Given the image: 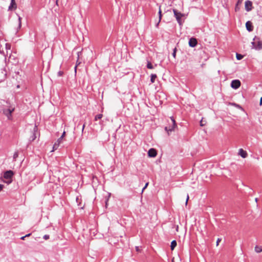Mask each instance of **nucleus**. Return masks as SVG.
I'll return each mask as SVG.
<instances>
[{
  "mask_svg": "<svg viewBox=\"0 0 262 262\" xmlns=\"http://www.w3.org/2000/svg\"><path fill=\"white\" fill-rule=\"evenodd\" d=\"M176 52H177V48H175L174 49H173V53H172V56L174 58H176Z\"/></svg>",
  "mask_w": 262,
  "mask_h": 262,
  "instance_id": "nucleus-25",
  "label": "nucleus"
},
{
  "mask_svg": "<svg viewBox=\"0 0 262 262\" xmlns=\"http://www.w3.org/2000/svg\"><path fill=\"white\" fill-rule=\"evenodd\" d=\"M255 202H257V201H258V199H257V198H255Z\"/></svg>",
  "mask_w": 262,
  "mask_h": 262,
  "instance_id": "nucleus-44",
  "label": "nucleus"
},
{
  "mask_svg": "<svg viewBox=\"0 0 262 262\" xmlns=\"http://www.w3.org/2000/svg\"><path fill=\"white\" fill-rule=\"evenodd\" d=\"M157 154V151L154 148H150L148 151V156L149 157H155Z\"/></svg>",
  "mask_w": 262,
  "mask_h": 262,
  "instance_id": "nucleus-11",
  "label": "nucleus"
},
{
  "mask_svg": "<svg viewBox=\"0 0 262 262\" xmlns=\"http://www.w3.org/2000/svg\"><path fill=\"white\" fill-rule=\"evenodd\" d=\"M176 127L177 124L176 121L172 117H170V120L168 121V126L165 127V130L167 133L168 135H169L170 133L174 131Z\"/></svg>",
  "mask_w": 262,
  "mask_h": 262,
  "instance_id": "nucleus-1",
  "label": "nucleus"
},
{
  "mask_svg": "<svg viewBox=\"0 0 262 262\" xmlns=\"http://www.w3.org/2000/svg\"><path fill=\"white\" fill-rule=\"evenodd\" d=\"M159 21L158 23L156 24V27H158V26H159V24L161 20V18H162V11H161V8L160 7L159 8Z\"/></svg>",
  "mask_w": 262,
  "mask_h": 262,
  "instance_id": "nucleus-16",
  "label": "nucleus"
},
{
  "mask_svg": "<svg viewBox=\"0 0 262 262\" xmlns=\"http://www.w3.org/2000/svg\"><path fill=\"white\" fill-rule=\"evenodd\" d=\"M157 78V75L156 74H151V78H150V81L151 83H154L155 81V79Z\"/></svg>",
  "mask_w": 262,
  "mask_h": 262,
  "instance_id": "nucleus-21",
  "label": "nucleus"
},
{
  "mask_svg": "<svg viewBox=\"0 0 262 262\" xmlns=\"http://www.w3.org/2000/svg\"><path fill=\"white\" fill-rule=\"evenodd\" d=\"M242 1H243V0H238V1L237 2V4L242 3Z\"/></svg>",
  "mask_w": 262,
  "mask_h": 262,
  "instance_id": "nucleus-39",
  "label": "nucleus"
},
{
  "mask_svg": "<svg viewBox=\"0 0 262 262\" xmlns=\"http://www.w3.org/2000/svg\"><path fill=\"white\" fill-rule=\"evenodd\" d=\"M84 127H85V125L83 124V127H82V132L83 131Z\"/></svg>",
  "mask_w": 262,
  "mask_h": 262,
  "instance_id": "nucleus-43",
  "label": "nucleus"
},
{
  "mask_svg": "<svg viewBox=\"0 0 262 262\" xmlns=\"http://www.w3.org/2000/svg\"><path fill=\"white\" fill-rule=\"evenodd\" d=\"M221 241V238H217V241H216V246H217L219 244V243Z\"/></svg>",
  "mask_w": 262,
  "mask_h": 262,
  "instance_id": "nucleus-32",
  "label": "nucleus"
},
{
  "mask_svg": "<svg viewBox=\"0 0 262 262\" xmlns=\"http://www.w3.org/2000/svg\"><path fill=\"white\" fill-rule=\"evenodd\" d=\"M208 58V55L204 51H201L200 53V63L203 64L204 62L206 61Z\"/></svg>",
  "mask_w": 262,
  "mask_h": 262,
  "instance_id": "nucleus-3",
  "label": "nucleus"
},
{
  "mask_svg": "<svg viewBox=\"0 0 262 262\" xmlns=\"http://www.w3.org/2000/svg\"><path fill=\"white\" fill-rule=\"evenodd\" d=\"M14 108H9L3 110L4 114L8 118L11 116V113L14 111Z\"/></svg>",
  "mask_w": 262,
  "mask_h": 262,
  "instance_id": "nucleus-8",
  "label": "nucleus"
},
{
  "mask_svg": "<svg viewBox=\"0 0 262 262\" xmlns=\"http://www.w3.org/2000/svg\"><path fill=\"white\" fill-rule=\"evenodd\" d=\"M43 238L45 239V240H47L49 238V235H45L43 236Z\"/></svg>",
  "mask_w": 262,
  "mask_h": 262,
  "instance_id": "nucleus-31",
  "label": "nucleus"
},
{
  "mask_svg": "<svg viewBox=\"0 0 262 262\" xmlns=\"http://www.w3.org/2000/svg\"><path fill=\"white\" fill-rule=\"evenodd\" d=\"M79 53H80V52H78V57L79 56Z\"/></svg>",
  "mask_w": 262,
  "mask_h": 262,
  "instance_id": "nucleus-45",
  "label": "nucleus"
},
{
  "mask_svg": "<svg viewBox=\"0 0 262 262\" xmlns=\"http://www.w3.org/2000/svg\"><path fill=\"white\" fill-rule=\"evenodd\" d=\"M110 196H111V193H108L107 198L106 199V201H105V205H106V206L107 205V203H108V199H109V198L110 197Z\"/></svg>",
  "mask_w": 262,
  "mask_h": 262,
  "instance_id": "nucleus-26",
  "label": "nucleus"
},
{
  "mask_svg": "<svg viewBox=\"0 0 262 262\" xmlns=\"http://www.w3.org/2000/svg\"><path fill=\"white\" fill-rule=\"evenodd\" d=\"M189 46L191 47H194L196 45V39L194 37H191L189 40Z\"/></svg>",
  "mask_w": 262,
  "mask_h": 262,
  "instance_id": "nucleus-12",
  "label": "nucleus"
},
{
  "mask_svg": "<svg viewBox=\"0 0 262 262\" xmlns=\"http://www.w3.org/2000/svg\"><path fill=\"white\" fill-rule=\"evenodd\" d=\"M243 56L241 54H236V58L238 60H241L243 58Z\"/></svg>",
  "mask_w": 262,
  "mask_h": 262,
  "instance_id": "nucleus-24",
  "label": "nucleus"
},
{
  "mask_svg": "<svg viewBox=\"0 0 262 262\" xmlns=\"http://www.w3.org/2000/svg\"><path fill=\"white\" fill-rule=\"evenodd\" d=\"M254 250L256 253H260L262 252V247L260 246H256L254 248Z\"/></svg>",
  "mask_w": 262,
  "mask_h": 262,
  "instance_id": "nucleus-15",
  "label": "nucleus"
},
{
  "mask_svg": "<svg viewBox=\"0 0 262 262\" xmlns=\"http://www.w3.org/2000/svg\"><path fill=\"white\" fill-rule=\"evenodd\" d=\"M246 27L247 30L249 32L252 31L253 29V27L250 21H248L246 23Z\"/></svg>",
  "mask_w": 262,
  "mask_h": 262,
  "instance_id": "nucleus-13",
  "label": "nucleus"
},
{
  "mask_svg": "<svg viewBox=\"0 0 262 262\" xmlns=\"http://www.w3.org/2000/svg\"><path fill=\"white\" fill-rule=\"evenodd\" d=\"M136 251H138V252H139V251H140V249H139V247H136Z\"/></svg>",
  "mask_w": 262,
  "mask_h": 262,
  "instance_id": "nucleus-38",
  "label": "nucleus"
},
{
  "mask_svg": "<svg viewBox=\"0 0 262 262\" xmlns=\"http://www.w3.org/2000/svg\"><path fill=\"white\" fill-rule=\"evenodd\" d=\"M16 8V4L15 3V0H11V4L9 7V10L15 9Z\"/></svg>",
  "mask_w": 262,
  "mask_h": 262,
  "instance_id": "nucleus-14",
  "label": "nucleus"
},
{
  "mask_svg": "<svg viewBox=\"0 0 262 262\" xmlns=\"http://www.w3.org/2000/svg\"><path fill=\"white\" fill-rule=\"evenodd\" d=\"M38 128L37 126L35 125L34 126L33 129V134L30 138V141H33L36 138V134L37 133Z\"/></svg>",
  "mask_w": 262,
  "mask_h": 262,
  "instance_id": "nucleus-7",
  "label": "nucleus"
},
{
  "mask_svg": "<svg viewBox=\"0 0 262 262\" xmlns=\"http://www.w3.org/2000/svg\"><path fill=\"white\" fill-rule=\"evenodd\" d=\"M252 3L250 1H247L245 2V9L247 11H250L252 10Z\"/></svg>",
  "mask_w": 262,
  "mask_h": 262,
  "instance_id": "nucleus-9",
  "label": "nucleus"
},
{
  "mask_svg": "<svg viewBox=\"0 0 262 262\" xmlns=\"http://www.w3.org/2000/svg\"><path fill=\"white\" fill-rule=\"evenodd\" d=\"M252 44L253 46V48L256 50H261L262 49V41L258 39L257 41H253L252 42Z\"/></svg>",
  "mask_w": 262,
  "mask_h": 262,
  "instance_id": "nucleus-4",
  "label": "nucleus"
},
{
  "mask_svg": "<svg viewBox=\"0 0 262 262\" xmlns=\"http://www.w3.org/2000/svg\"><path fill=\"white\" fill-rule=\"evenodd\" d=\"M147 68L149 69H152L154 68L152 64L150 62L148 61L147 64Z\"/></svg>",
  "mask_w": 262,
  "mask_h": 262,
  "instance_id": "nucleus-23",
  "label": "nucleus"
},
{
  "mask_svg": "<svg viewBox=\"0 0 262 262\" xmlns=\"http://www.w3.org/2000/svg\"><path fill=\"white\" fill-rule=\"evenodd\" d=\"M207 124V121L206 120L204 119V118H202V120L200 121V126H204Z\"/></svg>",
  "mask_w": 262,
  "mask_h": 262,
  "instance_id": "nucleus-19",
  "label": "nucleus"
},
{
  "mask_svg": "<svg viewBox=\"0 0 262 262\" xmlns=\"http://www.w3.org/2000/svg\"><path fill=\"white\" fill-rule=\"evenodd\" d=\"M259 105H262V97L260 99Z\"/></svg>",
  "mask_w": 262,
  "mask_h": 262,
  "instance_id": "nucleus-37",
  "label": "nucleus"
},
{
  "mask_svg": "<svg viewBox=\"0 0 262 262\" xmlns=\"http://www.w3.org/2000/svg\"><path fill=\"white\" fill-rule=\"evenodd\" d=\"M65 135H66V132L64 131L63 132L61 136L59 139H58V140H57V142L58 143L60 144L62 142L63 138L64 137Z\"/></svg>",
  "mask_w": 262,
  "mask_h": 262,
  "instance_id": "nucleus-17",
  "label": "nucleus"
},
{
  "mask_svg": "<svg viewBox=\"0 0 262 262\" xmlns=\"http://www.w3.org/2000/svg\"><path fill=\"white\" fill-rule=\"evenodd\" d=\"M6 48L7 49L10 50L11 46L10 44L6 43Z\"/></svg>",
  "mask_w": 262,
  "mask_h": 262,
  "instance_id": "nucleus-28",
  "label": "nucleus"
},
{
  "mask_svg": "<svg viewBox=\"0 0 262 262\" xmlns=\"http://www.w3.org/2000/svg\"><path fill=\"white\" fill-rule=\"evenodd\" d=\"M103 117V115L101 114H98V115H97L95 117V121H97L99 119H100L102 118Z\"/></svg>",
  "mask_w": 262,
  "mask_h": 262,
  "instance_id": "nucleus-22",
  "label": "nucleus"
},
{
  "mask_svg": "<svg viewBox=\"0 0 262 262\" xmlns=\"http://www.w3.org/2000/svg\"><path fill=\"white\" fill-rule=\"evenodd\" d=\"M174 16L179 23L180 25L181 24V18L183 16V14H182L181 12H178L177 10L173 9V10Z\"/></svg>",
  "mask_w": 262,
  "mask_h": 262,
  "instance_id": "nucleus-5",
  "label": "nucleus"
},
{
  "mask_svg": "<svg viewBox=\"0 0 262 262\" xmlns=\"http://www.w3.org/2000/svg\"><path fill=\"white\" fill-rule=\"evenodd\" d=\"M238 4H237V5H236V6H235V10L236 11H238L239 9V7H238Z\"/></svg>",
  "mask_w": 262,
  "mask_h": 262,
  "instance_id": "nucleus-34",
  "label": "nucleus"
},
{
  "mask_svg": "<svg viewBox=\"0 0 262 262\" xmlns=\"http://www.w3.org/2000/svg\"><path fill=\"white\" fill-rule=\"evenodd\" d=\"M59 143H58L57 141L55 143V144H54L53 145V149L51 151V152H53L54 151V150H56L57 149V148L58 147L59 145Z\"/></svg>",
  "mask_w": 262,
  "mask_h": 262,
  "instance_id": "nucleus-20",
  "label": "nucleus"
},
{
  "mask_svg": "<svg viewBox=\"0 0 262 262\" xmlns=\"http://www.w3.org/2000/svg\"><path fill=\"white\" fill-rule=\"evenodd\" d=\"M17 88H19V85H18L17 86Z\"/></svg>",
  "mask_w": 262,
  "mask_h": 262,
  "instance_id": "nucleus-46",
  "label": "nucleus"
},
{
  "mask_svg": "<svg viewBox=\"0 0 262 262\" xmlns=\"http://www.w3.org/2000/svg\"><path fill=\"white\" fill-rule=\"evenodd\" d=\"M178 229H179V226H178V225H177V226H176V231H177V232L178 231Z\"/></svg>",
  "mask_w": 262,
  "mask_h": 262,
  "instance_id": "nucleus-42",
  "label": "nucleus"
},
{
  "mask_svg": "<svg viewBox=\"0 0 262 262\" xmlns=\"http://www.w3.org/2000/svg\"><path fill=\"white\" fill-rule=\"evenodd\" d=\"M241 84V81L239 80H232L231 83V86L234 89H237L240 87Z\"/></svg>",
  "mask_w": 262,
  "mask_h": 262,
  "instance_id": "nucleus-6",
  "label": "nucleus"
},
{
  "mask_svg": "<svg viewBox=\"0 0 262 262\" xmlns=\"http://www.w3.org/2000/svg\"><path fill=\"white\" fill-rule=\"evenodd\" d=\"M4 186L2 184H0V192L3 190Z\"/></svg>",
  "mask_w": 262,
  "mask_h": 262,
  "instance_id": "nucleus-35",
  "label": "nucleus"
},
{
  "mask_svg": "<svg viewBox=\"0 0 262 262\" xmlns=\"http://www.w3.org/2000/svg\"><path fill=\"white\" fill-rule=\"evenodd\" d=\"M177 246V242L174 240L172 241L171 243L170 248L173 250Z\"/></svg>",
  "mask_w": 262,
  "mask_h": 262,
  "instance_id": "nucleus-18",
  "label": "nucleus"
},
{
  "mask_svg": "<svg viewBox=\"0 0 262 262\" xmlns=\"http://www.w3.org/2000/svg\"><path fill=\"white\" fill-rule=\"evenodd\" d=\"M188 199H189V196H188V195L187 194V198H186V202H185L186 205H187V202H188Z\"/></svg>",
  "mask_w": 262,
  "mask_h": 262,
  "instance_id": "nucleus-36",
  "label": "nucleus"
},
{
  "mask_svg": "<svg viewBox=\"0 0 262 262\" xmlns=\"http://www.w3.org/2000/svg\"><path fill=\"white\" fill-rule=\"evenodd\" d=\"M25 237H26V236H22V237L20 238V239H22V240H24V239H25Z\"/></svg>",
  "mask_w": 262,
  "mask_h": 262,
  "instance_id": "nucleus-41",
  "label": "nucleus"
},
{
  "mask_svg": "<svg viewBox=\"0 0 262 262\" xmlns=\"http://www.w3.org/2000/svg\"><path fill=\"white\" fill-rule=\"evenodd\" d=\"M18 156V154L17 152H15L13 155V159H16Z\"/></svg>",
  "mask_w": 262,
  "mask_h": 262,
  "instance_id": "nucleus-27",
  "label": "nucleus"
},
{
  "mask_svg": "<svg viewBox=\"0 0 262 262\" xmlns=\"http://www.w3.org/2000/svg\"><path fill=\"white\" fill-rule=\"evenodd\" d=\"M238 155L243 158H246L248 156L247 151L244 150L243 148L239 149Z\"/></svg>",
  "mask_w": 262,
  "mask_h": 262,
  "instance_id": "nucleus-10",
  "label": "nucleus"
},
{
  "mask_svg": "<svg viewBox=\"0 0 262 262\" xmlns=\"http://www.w3.org/2000/svg\"><path fill=\"white\" fill-rule=\"evenodd\" d=\"M148 183L147 182V183H146L145 184V186H144V187H143V188L142 189V192H143V191H144V190H145V189L147 187V186H148Z\"/></svg>",
  "mask_w": 262,
  "mask_h": 262,
  "instance_id": "nucleus-30",
  "label": "nucleus"
},
{
  "mask_svg": "<svg viewBox=\"0 0 262 262\" xmlns=\"http://www.w3.org/2000/svg\"><path fill=\"white\" fill-rule=\"evenodd\" d=\"M31 233H29V234L26 235L25 236H26V237H29V236H30L31 235Z\"/></svg>",
  "mask_w": 262,
  "mask_h": 262,
  "instance_id": "nucleus-40",
  "label": "nucleus"
},
{
  "mask_svg": "<svg viewBox=\"0 0 262 262\" xmlns=\"http://www.w3.org/2000/svg\"><path fill=\"white\" fill-rule=\"evenodd\" d=\"M62 74H63V72H61V71H59V72H58V75L59 76H62Z\"/></svg>",
  "mask_w": 262,
  "mask_h": 262,
  "instance_id": "nucleus-33",
  "label": "nucleus"
},
{
  "mask_svg": "<svg viewBox=\"0 0 262 262\" xmlns=\"http://www.w3.org/2000/svg\"><path fill=\"white\" fill-rule=\"evenodd\" d=\"M21 18L20 17H19L18 20H19V28L21 27Z\"/></svg>",
  "mask_w": 262,
  "mask_h": 262,
  "instance_id": "nucleus-29",
  "label": "nucleus"
},
{
  "mask_svg": "<svg viewBox=\"0 0 262 262\" xmlns=\"http://www.w3.org/2000/svg\"><path fill=\"white\" fill-rule=\"evenodd\" d=\"M14 173L12 170H7L5 172L4 174V178L7 179V181H3L4 182L8 184H10L12 180V178L13 176Z\"/></svg>",
  "mask_w": 262,
  "mask_h": 262,
  "instance_id": "nucleus-2",
  "label": "nucleus"
}]
</instances>
